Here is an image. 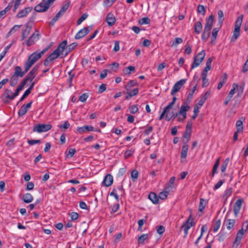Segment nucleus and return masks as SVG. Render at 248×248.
Returning a JSON list of instances; mask_svg holds the SVG:
<instances>
[{
  "instance_id": "f257e3e1",
  "label": "nucleus",
  "mask_w": 248,
  "mask_h": 248,
  "mask_svg": "<svg viewBox=\"0 0 248 248\" xmlns=\"http://www.w3.org/2000/svg\"><path fill=\"white\" fill-rule=\"evenodd\" d=\"M243 15H241L237 18L235 21L234 30L231 39L232 41H235L240 36V28L243 21Z\"/></svg>"
},
{
  "instance_id": "f03ea898",
  "label": "nucleus",
  "mask_w": 248,
  "mask_h": 248,
  "mask_svg": "<svg viewBox=\"0 0 248 248\" xmlns=\"http://www.w3.org/2000/svg\"><path fill=\"white\" fill-rule=\"evenodd\" d=\"M55 0H43L39 4L34 7V10L38 12H43L47 11L50 5Z\"/></svg>"
},
{
  "instance_id": "7ed1b4c3",
  "label": "nucleus",
  "mask_w": 248,
  "mask_h": 248,
  "mask_svg": "<svg viewBox=\"0 0 248 248\" xmlns=\"http://www.w3.org/2000/svg\"><path fill=\"white\" fill-rule=\"evenodd\" d=\"M41 56L38 52H34L31 54L25 64L26 65V68H29V69L31 67L37 62L40 58H41Z\"/></svg>"
},
{
  "instance_id": "20e7f679",
  "label": "nucleus",
  "mask_w": 248,
  "mask_h": 248,
  "mask_svg": "<svg viewBox=\"0 0 248 248\" xmlns=\"http://www.w3.org/2000/svg\"><path fill=\"white\" fill-rule=\"evenodd\" d=\"M195 222H194V219L192 217V214H190L188 218L186 221L183 223V225L181 226V229H183L185 233V236H186L188 234V230L194 226Z\"/></svg>"
},
{
  "instance_id": "39448f33",
  "label": "nucleus",
  "mask_w": 248,
  "mask_h": 248,
  "mask_svg": "<svg viewBox=\"0 0 248 248\" xmlns=\"http://www.w3.org/2000/svg\"><path fill=\"white\" fill-rule=\"evenodd\" d=\"M205 56V51L202 50L199 52L194 57V61L191 65V69L195 68L198 67L203 61Z\"/></svg>"
},
{
  "instance_id": "423d86ee",
  "label": "nucleus",
  "mask_w": 248,
  "mask_h": 248,
  "mask_svg": "<svg viewBox=\"0 0 248 248\" xmlns=\"http://www.w3.org/2000/svg\"><path fill=\"white\" fill-rule=\"evenodd\" d=\"M40 36V33L38 30H36L35 32L32 34V35L28 39L26 40L23 45L26 44L28 46H30L33 45L39 39Z\"/></svg>"
},
{
  "instance_id": "0eeeda50",
  "label": "nucleus",
  "mask_w": 248,
  "mask_h": 248,
  "mask_svg": "<svg viewBox=\"0 0 248 248\" xmlns=\"http://www.w3.org/2000/svg\"><path fill=\"white\" fill-rule=\"evenodd\" d=\"M190 107L187 104L186 105H182L180 107L179 111L176 113L175 116L179 115H182L183 118L181 119L179 118L178 120L179 121L183 122L186 118V112L189 109Z\"/></svg>"
},
{
  "instance_id": "6e6552de",
  "label": "nucleus",
  "mask_w": 248,
  "mask_h": 248,
  "mask_svg": "<svg viewBox=\"0 0 248 248\" xmlns=\"http://www.w3.org/2000/svg\"><path fill=\"white\" fill-rule=\"evenodd\" d=\"M52 126L50 124H38L34 126L33 131L38 133L46 132L50 130Z\"/></svg>"
},
{
  "instance_id": "1a4fd4ad",
  "label": "nucleus",
  "mask_w": 248,
  "mask_h": 248,
  "mask_svg": "<svg viewBox=\"0 0 248 248\" xmlns=\"http://www.w3.org/2000/svg\"><path fill=\"white\" fill-rule=\"evenodd\" d=\"M186 79H182L175 83L171 91V94L174 95L176 93L179 92L184 84L186 82Z\"/></svg>"
},
{
  "instance_id": "9d476101",
  "label": "nucleus",
  "mask_w": 248,
  "mask_h": 248,
  "mask_svg": "<svg viewBox=\"0 0 248 248\" xmlns=\"http://www.w3.org/2000/svg\"><path fill=\"white\" fill-rule=\"evenodd\" d=\"M11 94H12V92L10 90L5 89L1 96L2 100L3 103L8 104L10 100H12L15 98V97H13V94L12 95Z\"/></svg>"
},
{
  "instance_id": "9b49d317",
  "label": "nucleus",
  "mask_w": 248,
  "mask_h": 248,
  "mask_svg": "<svg viewBox=\"0 0 248 248\" xmlns=\"http://www.w3.org/2000/svg\"><path fill=\"white\" fill-rule=\"evenodd\" d=\"M38 68L39 66L38 65L34 66L23 81H25L26 82L27 80H29L31 82H32L33 78L37 74Z\"/></svg>"
},
{
  "instance_id": "f8f14e48",
  "label": "nucleus",
  "mask_w": 248,
  "mask_h": 248,
  "mask_svg": "<svg viewBox=\"0 0 248 248\" xmlns=\"http://www.w3.org/2000/svg\"><path fill=\"white\" fill-rule=\"evenodd\" d=\"M24 70L22 71L21 67L19 66H16L15 67V72L14 76L16 77H22L25 74L29 71V68H26V65L24 64Z\"/></svg>"
},
{
  "instance_id": "ddd939ff",
  "label": "nucleus",
  "mask_w": 248,
  "mask_h": 248,
  "mask_svg": "<svg viewBox=\"0 0 248 248\" xmlns=\"http://www.w3.org/2000/svg\"><path fill=\"white\" fill-rule=\"evenodd\" d=\"M92 29L91 27H85L80 30L75 35V39H79L86 35Z\"/></svg>"
},
{
  "instance_id": "4468645a",
  "label": "nucleus",
  "mask_w": 248,
  "mask_h": 248,
  "mask_svg": "<svg viewBox=\"0 0 248 248\" xmlns=\"http://www.w3.org/2000/svg\"><path fill=\"white\" fill-rule=\"evenodd\" d=\"M244 200L242 199H238L233 206V212L235 217H237L241 208Z\"/></svg>"
},
{
  "instance_id": "2eb2a0df",
  "label": "nucleus",
  "mask_w": 248,
  "mask_h": 248,
  "mask_svg": "<svg viewBox=\"0 0 248 248\" xmlns=\"http://www.w3.org/2000/svg\"><path fill=\"white\" fill-rule=\"evenodd\" d=\"M32 8L31 7H27L18 13L16 16L18 18L26 17L27 16L28 14L32 11Z\"/></svg>"
},
{
  "instance_id": "dca6fc26",
  "label": "nucleus",
  "mask_w": 248,
  "mask_h": 248,
  "mask_svg": "<svg viewBox=\"0 0 248 248\" xmlns=\"http://www.w3.org/2000/svg\"><path fill=\"white\" fill-rule=\"evenodd\" d=\"M116 18L112 13H108L106 17V21L109 27L112 26L116 22Z\"/></svg>"
},
{
  "instance_id": "f3484780",
  "label": "nucleus",
  "mask_w": 248,
  "mask_h": 248,
  "mask_svg": "<svg viewBox=\"0 0 248 248\" xmlns=\"http://www.w3.org/2000/svg\"><path fill=\"white\" fill-rule=\"evenodd\" d=\"M93 130V127L91 125H84L77 128V133L79 134L85 133L87 131H92Z\"/></svg>"
},
{
  "instance_id": "a211bd4d",
  "label": "nucleus",
  "mask_w": 248,
  "mask_h": 248,
  "mask_svg": "<svg viewBox=\"0 0 248 248\" xmlns=\"http://www.w3.org/2000/svg\"><path fill=\"white\" fill-rule=\"evenodd\" d=\"M113 180L112 176L110 174H108L104 177L103 184L105 186L108 187L112 184Z\"/></svg>"
},
{
  "instance_id": "6ab92c4d",
  "label": "nucleus",
  "mask_w": 248,
  "mask_h": 248,
  "mask_svg": "<svg viewBox=\"0 0 248 248\" xmlns=\"http://www.w3.org/2000/svg\"><path fill=\"white\" fill-rule=\"evenodd\" d=\"M25 27V29L22 31L21 40H23L27 38L29 35L31 29V27L28 24L26 25Z\"/></svg>"
},
{
  "instance_id": "aec40b11",
  "label": "nucleus",
  "mask_w": 248,
  "mask_h": 248,
  "mask_svg": "<svg viewBox=\"0 0 248 248\" xmlns=\"http://www.w3.org/2000/svg\"><path fill=\"white\" fill-rule=\"evenodd\" d=\"M67 44V42L66 40L63 41L59 44L57 48L54 50L58 53L59 55H60V54H62L64 51V49H65Z\"/></svg>"
},
{
  "instance_id": "412c9836",
  "label": "nucleus",
  "mask_w": 248,
  "mask_h": 248,
  "mask_svg": "<svg viewBox=\"0 0 248 248\" xmlns=\"http://www.w3.org/2000/svg\"><path fill=\"white\" fill-rule=\"evenodd\" d=\"M228 214V212L227 213L226 217L227 216ZM235 223V220L234 219H227L226 217L225 220L224 222V224H225L227 227V229L229 230L232 229L234 224Z\"/></svg>"
},
{
  "instance_id": "4be33fe9",
  "label": "nucleus",
  "mask_w": 248,
  "mask_h": 248,
  "mask_svg": "<svg viewBox=\"0 0 248 248\" xmlns=\"http://www.w3.org/2000/svg\"><path fill=\"white\" fill-rule=\"evenodd\" d=\"M214 16L213 15H211L208 18L206 19V24L204 26V28H207L209 30H211L214 22Z\"/></svg>"
},
{
  "instance_id": "5701e85b",
  "label": "nucleus",
  "mask_w": 248,
  "mask_h": 248,
  "mask_svg": "<svg viewBox=\"0 0 248 248\" xmlns=\"http://www.w3.org/2000/svg\"><path fill=\"white\" fill-rule=\"evenodd\" d=\"M175 179V178L174 177H171L165 188H166L167 190H168V191H170V192L172 191L174 187Z\"/></svg>"
},
{
  "instance_id": "b1692460",
  "label": "nucleus",
  "mask_w": 248,
  "mask_h": 248,
  "mask_svg": "<svg viewBox=\"0 0 248 248\" xmlns=\"http://www.w3.org/2000/svg\"><path fill=\"white\" fill-rule=\"evenodd\" d=\"M195 32L196 34H200L202 30V25L200 21L195 22L194 25Z\"/></svg>"
},
{
  "instance_id": "393cba45",
  "label": "nucleus",
  "mask_w": 248,
  "mask_h": 248,
  "mask_svg": "<svg viewBox=\"0 0 248 248\" xmlns=\"http://www.w3.org/2000/svg\"><path fill=\"white\" fill-rule=\"evenodd\" d=\"M188 149V145L186 143L185 145L182 146L181 153V161L182 162V159H185L187 156V153Z\"/></svg>"
},
{
  "instance_id": "a878e982",
  "label": "nucleus",
  "mask_w": 248,
  "mask_h": 248,
  "mask_svg": "<svg viewBox=\"0 0 248 248\" xmlns=\"http://www.w3.org/2000/svg\"><path fill=\"white\" fill-rule=\"evenodd\" d=\"M148 198L154 204H157L158 203L159 198L154 192H151L148 195Z\"/></svg>"
},
{
  "instance_id": "bb28decb",
  "label": "nucleus",
  "mask_w": 248,
  "mask_h": 248,
  "mask_svg": "<svg viewBox=\"0 0 248 248\" xmlns=\"http://www.w3.org/2000/svg\"><path fill=\"white\" fill-rule=\"evenodd\" d=\"M22 200L25 203H30L33 200V197L29 193H26L23 195Z\"/></svg>"
},
{
  "instance_id": "cd10ccee",
  "label": "nucleus",
  "mask_w": 248,
  "mask_h": 248,
  "mask_svg": "<svg viewBox=\"0 0 248 248\" xmlns=\"http://www.w3.org/2000/svg\"><path fill=\"white\" fill-rule=\"evenodd\" d=\"M78 46V44L77 43H73L68 46L65 48V54H64V56H66L72 50H74Z\"/></svg>"
},
{
  "instance_id": "c85d7f7f",
  "label": "nucleus",
  "mask_w": 248,
  "mask_h": 248,
  "mask_svg": "<svg viewBox=\"0 0 248 248\" xmlns=\"http://www.w3.org/2000/svg\"><path fill=\"white\" fill-rule=\"evenodd\" d=\"M165 114V119L167 121H169L171 119H174L176 117L175 116L176 113L173 111H170L169 109L167 111Z\"/></svg>"
},
{
  "instance_id": "c756f323",
  "label": "nucleus",
  "mask_w": 248,
  "mask_h": 248,
  "mask_svg": "<svg viewBox=\"0 0 248 248\" xmlns=\"http://www.w3.org/2000/svg\"><path fill=\"white\" fill-rule=\"evenodd\" d=\"M70 3V1H67L66 3L62 6L61 10L59 11V12H58V13H59V15H60L62 16L64 14L65 12L68 9Z\"/></svg>"
},
{
  "instance_id": "7c9ffc66",
  "label": "nucleus",
  "mask_w": 248,
  "mask_h": 248,
  "mask_svg": "<svg viewBox=\"0 0 248 248\" xmlns=\"http://www.w3.org/2000/svg\"><path fill=\"white\" fill-rule=\"evenodd\" d=\"M25 81H22L20 84L18 86L16 89V91L15 93H13V97H16L19 94V93L20 91H21L25 85Z\"/></svg>"
},
{
  "instance_id": "2f4dec72",
  "label": "nucleus",
  "mask_w": 248,
  "mask_h": 248,
  "mask_svg": "<svg viewBox=\"0 0 248 248\" xmlns=\"http://www.w3.org/2000/svg\"><path fill=\"white\" fill-rule=\"evenodd\" d=\"M210 30L206 28H204L203 32L202 35V39L204 41H206L209 38L210 34Z\"/></svg>"
},
{
  "instance_id": "473e14b6",
  "label": "nucleus",
  "mask_w": 248,
  "mask_h": 248,
  "mask_svg": "<svg viewBox=\"0 0 248 248\" xmlns=\"http://www.w3.org/2000/svg\"><path fill=\"white\" fill-rule=\"evenodd\" d=\"M196 89H197V85H195L192 88L191 90L188 93L187 96V98H186L187 101H188L189 102L191 101V100L193 97V94L195 93Z\"/></svg>"
},
{
  "instance_id": "72a5a7b5",
  "label": "nucleus",
  "mask_w": 248,
  "mask_h": 248,
  "mask_svg": "<svg viewBox=\"0 0 248 248\" xmlns=\"http://www.w3.org/2000/svg\"><path fill=\"white\" fill-rule=\"evenodd\" d=\"M238 84L235 83H233L232 84V88L230 90L227 96L232 98L235 93L236 90L238 89Z\"/></svg>"
},
{
  "instance_id": "f704fd0d",
  "label": "nucleus",
  "mask_w": 248,
  "mask_h": 248,
  "mask_svg": "<svg viewBox=\"0 0 248 248\" xmlns=\"http://www.w3.org/2000/svg\"><path fill=\"white\" fill-rule=\"evenodd\" d=\"M137 84V82L135 80H130L127 84L125 85L124 88L127 91H130L131 88Z\"/></svg>"
},
{
  "instance_id": "c9c22d12",
  "label": "nucleus",
  "mask_w": 248,
  "mask_h": 248,
  "mask_svg": "<svg viewBox=\"0 0 248 248\" xmlns=\"http://www.w3.org/2000/svg\"><path fill=\"white\" fill-rule=\"evenodd\" d=\"M206 203L207 202L203 198H200V204L199 206V211L200 212H202L205 208V206Z\"/></svg>"
},
{
  "instance_id": "e433bc0d",
  "label": "nucleus",
  "mask_w": 248,
  "mask_h": 248,
  "mask_svg": "<svg viewBox=\"0 0 248 248\" xmlns=\"http://www.w3.org/2000/svg\"><path fill=\"white\" fill-rule=\"evenodd\" d=\"M21 26V25H14L10 30V31L7 34V37H9L13 33H14L16 31H17Z\"/></svg>"
},
{
  "instance_id": "4c0bfd02",
  "label": "nucleus",
  "mask_w": 248,
  "mask_h": 248,
  "mask_svg": "<svg viewBox=\"0 0 248 248\" xmlns=\"http://www.w3.org/2000/svg\"><path fill=\"white\" fill-rule=\"evenodd\" d=\"M135 71V67L133 66H129L124 70V74L125 75H130L131 72Z\"/></svg>"
},
{
  "instance_id": "58836bf2",
  "label": "nucleus",
  "mask_w": 248,
  "mask_h": 248,
  "mask_svg": "<svg viewBox=\"0 0 248 248\" xmlns=\"http://www.w3.org/2000/svg\"><path fill=\"white\" fill-rule=\"evenodd\" d=\"M170 192V191H168V190H167L166 189V188H165L162 192H161L159 194L158 198H159L161 200H165L167 198Z\"/></svg>"
},
{
  "instance_id": "ea45409f",
  "label": "nucleus",
  "mask_w": 248,
  "mask_h": 248,
  "mask_svg": "<svg viewBox=\"0 0 248 248\" xmlns=\"http://www.w3.org/2000/svg\"><path fill=\"white\" fill-rule=\"evenodd\" d=\"M60 55L59 53L54 50L52 53H51L47 58L50 62L53 61L59 57Z\"/></svg>"
},
{
  "instance_id": "a19ab883",
  "label": "nucleus",
  "mask_w": 248,
  "mask_h": 248,
  "mask_svg": "<svg viewBox=\"0 0 248 248\" xmlns=\"http://www.w3.org/2000/svg\"><path fill=\"white\" fill-rule=\"evenodd\" d=\"M230 161V159L229 157L225 159V160L224 161L222 165L221 166V171L222 172H224L225 171L226 168L228 165V164Z\"/></svg>"
},
{
  "instance_id": "79ce46f5",
  "label": "nucleus",
  "mask_w": 248,
  "mask_h": 248,
  "mask_svg": "<svg viewBox=\"0 0 248 248\" xmlns=\"http://www.w3.org/2000/svg\"><path fill=\"white\" fill-rule=\"evenodd\" d=\"M28 109L25 107V105H23L18 111L19 116H22L24 115L28 111Z\"/></svg>"
},
{
  "instance_id": "37998d69",
  "label": "nucleus",
  "mask_w": 248,
  "mask_h": 248,
  "mask_svg": "<svg viewBox=\"0 0 248 248\" xmlns=\"http://www.w3.org/2000/svg\"><path fill=\"white\" fill-rule=\"evenodd\" d=\"M146 221H147V216H145L144 218L139 220V221H138V224L139 225L138 230L139 231H141L142 228V226L146 222Z\"/></svg>"
},
{
  "instance_id": "c03bdc74",
  "label": "nucleus",
  "mask_w": 248,
  "mask_h": 248,
  "mask_svg": "<svg viewBox=\"0 0 248 248\" xmlns=\"http://www.w3.org/2000/svg\"><path fill=\"white\" fill-rule=\"evenodd\" d=\"M148 234H142L140 237H139L138 241L140 244H143L144 241L147 238Z\"/></svg>"
},
{
  "instance_id": "a18cd8bd",
  "label": "nucleus",
  "mask_w": 248,
  "mask_h": 248,
  "mask_svg": "<svg viewBox=\"0 0 248 248\" xmlns=\"http://www.w3.org/2000/svg\"><path fill=\"white\" fill-rule=\"evenodd\" d=\"M232 188L230 187L225 190L223 197L225 198L226 200H227L232 195Z\"/></svg>"
},
{
  "instance_id": "49530a36",
  "label": "nucleus",
  "mask_w": 248,
  "mask_h": 248,
  "mask_svg": "<svg viewBox=\"0 0 248 248\" xmlns=\"http://www.w3.org/2000/svg\"><path fill=\"white\" fill-rule=\"evenodd\" d=\"M218 22L221 25L224 21V13L222 10L218 11L217 13Z\"/></svg>"
},
{
  "instance_id": "de8ad7c7",
  "label": "nucleus",
  "mask_w": 248,
  "mask_h": 248,
  "mask_svg": "<svg viewBox=\"0 0 248 248\" xmlns=\"http://www.w3.org/2000/svg\"><path fill=\"white\" fill-rule=\"evenodd\" d=\"M236 126L238 132H241L243 129V122L241 120L237 121L236 123Z\"/></svg>"
},
{
  "instance_id": "09e8293b",
  "label": "nucleus",
  "mask_w": 248,
  "mask_h": 248,
  "mask_svg": "<svg viewBox=\"0 0 248 248\" xmlns=\"http://www.w3.org/2000/svg\"><path fill=\"white\" fill-rule=\"evenodd\" d=\"M221 225V220L218 219L216 221L213 227L214 232H217L219 229Z\"/></svg>"
},
{
  "instance_id": "8fccbe9b",
  "label": "nucleus",
  "mask_w": 248,
  "mask_h": 248,
  "mask_svg": "<svg viewBox=\"0 0 248 248\" xmlns=\"http://www.w3.org/2000/svg\"><path fill=\"white\" fill-rule=\"evenodd\" d=\"M76 152V150L74 148H70L69 150L68 154H66V157L67 158H72Z\"/></svg>"
},
{
  "instance_id": "3c124183",
  "label": "nucleus",
  "mask_w": 248,
  "mask_h": 248,
  "mask_svg": "<svg viewBox=\"0 0 248 248\" xmlns=\"http://www.w3.org/2000/svg\"><path fill=\"white\" fill-rule=\"evenodd\" d=\"M242 237L243 236L239 235L237 233L235 238V240L233 242V246L236 245V246L237 247L238 245L240 244Z\"/></svg>"
},
{
  "instance_id": "603ef678",
  "label": "nucleus",
  "mask_w": 248,
  "mask_h": 248,
  "mask_svg": "<svg viewBox=\"0 0 248 248\" xmlns=\"http://www.w3.org/2000/svg\"><path fill=\"white\" fill-rule=\"evenodd\" d=\"M17 77L13 75L10 79V85L14 87L15 86L17 83V82H18V79H17Z\"/></svg>"
},
{
  "instance_id": "864d4df0",
  "label": "nucleus",
  "mask_w": 248,
  "mask_h": 248,
  "mask_svg": "<svg viewBox=\"0 0 248 248\" xmlns=\"http://www.w3.org/2000/svg\"><path fill=\"white\" fill-rule=\"evenodd\" d=\"M131 178L133 181H135L139 176V172L136 170H134L131 171Z\"/></svg>"
},
{
  "instance_id": "5fc2aeb1",
  "label": "nucleus",
  "mask_w": 248,
  "mask_h": 248,
  "mask_svg": "<svg viewBox=\"0 0 248 248\" xmlns=\"http://www.w3.org/2000/svg\"><path fill=\"white\" fill-rule=\"evenodd\" d=\"M150 21V19L148 17H143L139 20V23L140 25L148 24Z\"/></svg>"
},
{
  "instance_id": "6e6d98bb",
  "label": "nucleus",
  "mask_w": 248,
  "mask_h": 248,
  "mask_svg": "<svg viewBox=\"0 0 248 248\" xmlns=\"http://www.w3.org/2000/svg\"><path fill=\"white\" fill-rule=\"evenodd\" d=\"M191 131H189V130H185V133H184V138L185 139H186V143L190 140V136H191Z\"/></svg>"
},
{
  "instance_id": "4d7b16f0",
  "label": "nucleus",
  "mask_w": 248,
  "mask_h": 248,
  "mask_svg": "<svg viewBox=\"0 0 248 248\" xmlns=\"http://www.w3.org/2000/svg\"><path fill=\"white\" fill-rule=\"evenodd\" d=\"M197 11L202 15H204L206 12V9L203 5H199L197 7Z\"/></svg>"
},
{
  "instance_id": "13d9d810",
  "label": "nucleus",
  "mask_w": 248,
  "mask_h": 248,
  "mask_svg": "<svg viewBox=\"0 0 248 248\" xmlns=\"http://www.w3.org/2000/svg\"><path fill=\"white\" fill-rule=\"evenodd\" d=\"M183 42V39L180 37H176L175 38L172 44V46H177L179 44H181Z\"/></svg>"
},
{
  "instance_id": "bf43d9fd",
  "label": "nucleus",
  "mask_w": 248,
  "mask_h": 248,
  "mask_svg": "<svg viewBox=\"0 0 248 248\" xmlns=\"http://www.w3.org/2000/svg\"><path fill=\"white\" fill-rule=\"evenodd\" d=\"M88 16V15L86 13L83 14L78 19L77 24L80 25L84 20H85Z\"/></svg>"
},
{
  "instance_id": "052dcab7",
  "label": "nucleus",
  "mask_w": 248,
  "mask_h": 248,
  "mask_svg": "<svg viewBox=\"0 0 248 248\" xmlns=\"http://www.w3.org/2000/svg\"><path fill=\"white\" fill-rule=\"evenodd\" d=\"M129 108L130 112L133 114L136 113L139 110L137 105H133L130 106Z\"/></svg>"
},
{
  "instance_id": "680f3d73",
  "label": "nucleus",
  "mask_w": 248,
  "mask_h": 248,
  "mask_svg": "<svg viewBox=\"0 0 248 248\" xmlns=\"http://www.w3.org/2000/svg\"><path fill=\"white\" fill-rule=\"evenodd\" d=\"M53 45V43L51 42L47 46L44 48L42 51L38 53L41 56H42L45 54V53H46L50 48H51L52 46Z\"/></svg>"
},
{
  "instance_id": "e2e57ef3",
  "label": "nucleus",
  "mask_w": 248,
  "mask_h": 248,
  "mask_svg": "<svg viewBox=\"0 0 248 248\" xmlns=\"http://www.w3.org/2000/svg\"><path fill=\"white\" fill-rule=\"evenodd\" d=\"M226 80H227V75H226V74H224V77L223 79H222V80L221 81L219 82L218 84L217 87L218 90H219L222 88L223 84L226 83Z\"/></svg>"
},
{
  "instance_id": "0e129e2a",
  "label": "nucleus",
  "mask_w": 248,
  "mask_h": 248,
  "mask_svg": "<svg viewBox=\"0 0 248 248\" xmlns=\"http://www.w3.org/2000/svg\"><path fill=\"white\" fill-rule=\"evenodd\" d=\"M139 89L138 88H136L132 90H130V91H127L126 93H130L132 95V96H135L137 95L139 93Z\"/></svg>"
},
{
  "instance_id": "69168bd1",
  "label": "nucleus",
  "mask_w": 248,
  "mask_h": 248,
  "mask_svg": "<svg viewBox=\"0 0 248 248\" xmlns=\"http://www.w3.org/2000/svg\"><path fill=\"white\" fill-rule=\"evenodd\" d=\"M88 97L87 93H84L82 94L79 97V100L82 102H85Z\"/></svg>"
},
{
  "instance_id": "338daca9",
  "label": "nucleus",
  "mask_w": 248,
  "mask_h": 248,
  "mask_svg": "<svg viewBox=\"0 0 248 248\" xmlns=\"http://www.w3.org/2000/svg\"><path fill=\"white\" fill-rule=\"evenodd\" d=\"M157 232L159 234H162L165 232V228L162 225L158 226L156 227Z\"/></svg>"
},
{
  "instance_id": "774afa93",
  "label": "nucleus",
  "mask_w": 248,
  "mask_h": 248,
  "mask_svg": "<svg viewBox=\"0 0 248 248\" xmlns=\"http://www.w3.org/2000/svg\"><path fill=\"white\" fill-rule=\"evenodd\" d=\"M242 71L243 73L248 71V55L247 56V60L244 64Z\"/></svg>"
}]
</instances>
